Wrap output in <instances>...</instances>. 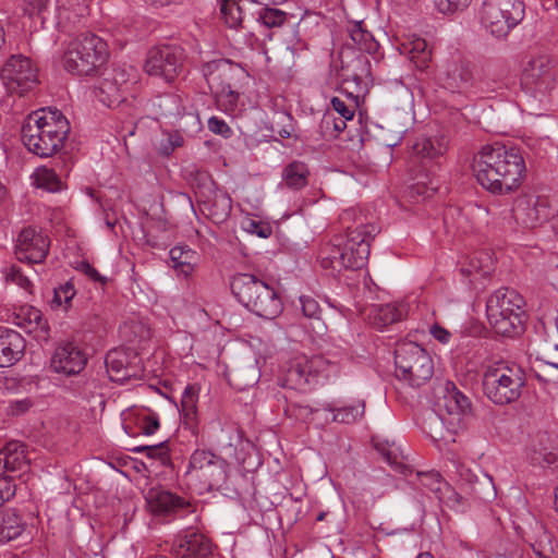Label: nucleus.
I'll use <instances>...</instances> for the list:
<instances>
[{"mask_svg":"<svg viewBox=\"0 0 558 558\" xmlns=\"http://www.w3.org/2000/svg\"><path fill=\"white\" fill-rule=\"evenodd\" d=\"M277 122H276V132L282 137V138H290L293 136L294 133V124H293V118L291 114L287 112H280L277 114Z\"/></svg>","mask_w":558,"mask_h":558,"instance_id":"nucleus-51","label":"nucleus"},{"mask_svg":"<svg viewBox=\"0 0 558 558\" xmlns=\"http://www.w3.org/2000/svg\"><path fill=\"white\" fill-rule=\"evenodd\" d=\"M83 270L93 280H95V281H101L102 280V277L100 276V274L93 266H90L89 264H84L83 265Z\"/></svg>","mask_w":558,"mask_h":558,"instance_id":"nucleus-64","label":"nucleus"},{"mask_svg":"<svg viewBox=\"0 0 558 558\" xmlns=\"http://www.w3.org/2000/svg\"><path fill=\"white\" fill-rule=\"evenodd\" d=\"M89 12L86 0H58L60 21L74 22L76 17L86 16Z\"/></svg>","mask_w":558,"mask_h":558,"instance_id":"nucleus-39","label":"nucleus"},{"mask_svg":"<svg viewBox=\"0 0 558 558\" xmlns=\"http://www.w3.org/2000/svg\"><path fill=\"white\" fill-rule=\"evenodd\" d=\"M232 209V199L225 191H216L211 199L204 203V210L215 223L225 222Z\"/></svg>","mask_w":558,"mask_h":558,"instance_id":"nucleus-31","label":"nucleus"},{"mask_svg":"<svg viewBox=\"0 0 558 558\" xmlns=\"http://www.w3.org/2000/svg\"><path fill=\"white\" fill-rule=\"evenodd\" d=\"M142 450L147 451L148 457L158 459L161 464H166L169 461L168 448L166 447V442H161L155 446H147L144 447Z\"/></svg>","mask_w":558,"mask_h":558,"instance_id":"nucleus-55","label":"nucleus"},{"mask_svg":"<svg viewBox=\"0 0 558 558\" xmlns=\"http://www.w3.org/2000/svg\"><path fill=\"white\" fill-rule=\"evenodd\" d=\"M472 417L470 399L451 381L437 389L435 414L425 422L424 432L434 441L453 442L454 436L464 432Z\"/></svg>","mask_w":558,"mask_h":558,"instance_id":"nucleus-3","label":"nucleus"},{"mask_svg":"<svg viewBox=\"0 0 558 558\" xmlns=\"http://www.w3.org/2000/svg\"><path fill=\"white\" fill-rule=\"evenodd\" d=\"M525 14L522 0H484L481 9V23L497 38L506 37Z\"/></svg>","mask_w":558,"mask_h":558,"instance_id":"nucleus-10","label":"nucleus"},{"mask_svg":"<svg viewBox=\"0 0 558 558\" xmlns=\"http://www.w3.org/2000/svg\"><path fill=\"white\" fill-rule=\"evenodd\" d=\"M87 362L86 354L73 342L60 344L50 360L53 372L65 376L80 374Z\"/></svg>","mask_w":558,"mask_h":558,"instance_id":"nucleus-20","label":"nucleus"},{"mask_svg":"<svg viewBox=\"0 0 558 558\" xmlns=\"http://www.w3.org/2000/svg\"><path fill=\"white\" fill-rule=\"evenodd\" d=\"M438 80L445 88L451 92H462L472 85L473 74L469 64L453 61L445 66Z\"/></svg>","mask_w":558,"mask_h":558,"instance_id":"nucleus-25","label":"nucleus"},{"mask_svg":"<svg viewBox=\"0 0 558 558\" xmlns=\"http://www.w3.org/2000/svg\"><path fill=\"white\" fill-rule=\"evenodd\" d=\"M15 490L13 477L0 475V507L15 495Z\"/></svg>","mask_w":558,"mask_h":558,"instance_id":"nucleus-53","label":"nucleus"},{"mask_svg":"<svg viewBox=\"0 0 558 558\" xmlns=\"http://www.w3.org/2000/svg\"><path fill=\"white\" fill-rule=\"evenodd\" d=\"M227 462L211 451L195 450L189 463L186 478L198 494L207 493L225 483Z\"/></svg>","mask_w":558,"mask_h":558,"instance_id":"nucleus-9","label":"nucleus"},{"mask_svg":"<svg viewBox=\"0 0 558 558\" xmlns=\"http://www.w3.org/2000/svg\"><path fill=\"white\" fill-rule=\"evenodd\" d=\"M259 21L267 27H278L284 23L286 13L279 9L265 8L259 13Z\"/></svg>","mask_w":558,"mask_h":558,"instance_id":"nucleus-49","label":"nucleus"},{"mask_svg":"<svg viewBox=\"0 0 558 558\" xmlns=\"http://www.w3.org/2000/svg\"><path fill=\"white\" fill-rule=\"evenodd\" d=\"M324 360L320 356L296 355L282 369L279 378L284 388L305 391L315 380Z\"/></svg>","mask_w":558,"mask_h":558,"instance_id":"nucleus-14","label":"nucleus"},{"mask_svg":"<svg viewBox=\"0 0 558 558\" xmlns=\"http://www.w3.org/2000/svg\"><path fill=\"white\" fill-rule=\"evenodd\" d=\"M28 468L25 447L19 441H10L0 450V475L24 472Z\"/></svg>","mask_w":558,"mask_h":558,"instance_id":"nucleus-27","label":"nucleus"},{"mask_svg":"<svg viewBox=\"0 0 558 558\" xmlns=\"http://www.w3.org/2000/svg\"><path fill=\"white\" fill-rule=\"evenodd\" d=\"M13 323L38 340L48 339V324L41 312L33 306H21L14 313Z\"/></svg>","mask_w":558,"mask_h":558,"instance_id":"nucleus-26","label":"nucleus"},{"mask_svg":"<svg viewBox=\"0 0 558 558\" xmlns=\"http://www.w3.org/2000/svg\"><path fill=\"white\" fill-rule=\"evenodd\" d=\"M172 550L180 558H207L211 554V544L203 534L186 532L175 537Z\"/></svg>","mask_w":558,"mask_h":558,"instance_id":"nucleus-21","label":"nucleus"},{"mask_svg":"<svg viewBox=\"0 0 558 558\" xmlns=\"http://www.w3.org/2000/svg\"><path fill=\"white\" fill-rule=\"evenodd\" d=\"M556 84L554 60L545 53L532 56L523 66L521 86L536 102H545Z\"/></svg>","mask_w":558,"mask_h":558,"instance_id":"nucleus-11","label":"nucleus"},{"mask_svg":"<svg viewBox=\"0 0 558 558\" xmlns=\"http://www.w3.org/2000/svg\"><path fill=\"white\" fill-rule=\"evenodd\" d=\"M184 143L183 136L178 133H169L168 134V144L162 146L161 151L165 155H170L177 147H181Z\"/></svg>","mask_w":558,"mask_h":558,"instance_id":"nucleus-58","label":"nucleus"},{"mask_svg":"<svg viewBox=\"0 0 558 558\" xmlns=\"http://www.w3.org/2000/svg\"><path fill=\"white\" fill-rule=\"evenodd\" d=\"M26 523L13 509L0 513V543L17 538L25 530Z\"/></svg>","mask_w":558,"mask_h":558,"instance_id":"nucleus-32","label":"nucleus"},{"mask_svg":"<svg viewBox=\"0 0 558 558\" xmlns=\"http://www.w3.org/2000/svg\"><path fill=\"white\" fill-rule=\"evenodd\" d=\"M184 59V52L178 46H162L153 48L145 62V71L167 83L173 82L179 75Z\"/></svg>","mask_w":558,"mask_h":558,"instance_id":"nucleus-15","label":"nucleus"},{"mask_svg":"<svg viewBox=\"0 0 558 558\" xmlns=\"http://www.w3.org/2000/svg\"><path fill=\"white\" fill-rule=\"evenodd\" d=\"M471 168L485 190L505 194L519 186L525 163L517 147L493 143L482 146L474 154Z\"/></svg>","mask_w":558,"mask_h":558,"instance_id":"nucleus-1","label":"nucleus"},{"mask_svg":"<svg viewBox=\"0 0 558 558\" xmlns=\"http://www.w3.org/2000/svg\"><path fill=\"white\" fill-rule=\"evenodd\" d=\"M248 310L263 318L271 319L280 314L282 303L275 289L267 283L258 294L255 306H250Z\"/></svg>","mask_w":558,"mask_h":558,"instance_id":"nucleus-30","label":"nucleus"},{"mask_svg":"<svg viewBox=\"0 0 558 558\" xmlns=\"http://www.w3.org/2000/svg\"><path fill=\"white\" fill-rule=\"evenodd\" d=\"M429 331L430 335L442 344H447L451 339V332L438 324H434Z\"/></svg>","mask_w":558,"mask_h":558,"instance_id":"nucleus-59","label":"nucleus"},{"mask_svg":"<svg viewBox=\"0 0 558 558\" xmlns=\"http://www.w3.org/2000/svg\"><path fill=\"white\" fill-rule=\"evenodd\" d=\"M525 380V373L521 366L499 362L489 365L483 375L484 393L495 404H509L521 397Z\"/></svg>","mask_w":558,"mask_h":558,"instance_id":"nucleus-6","label":"nucleus"},{"mask_svg":"<svg viewBox=\"0 0 558 558\" xmlns=\"http://www.w3.org/2000/svg\"><path fill=\"white\" fill-rule=\"evenodd\" d=\"M239 71L240 69L235 64L226 59L213 60L203 66V74L210 90L219 99L226 97L231 106L236 102L239 97V94L231 89V81Z\"/></svg>","mask_w":558,"mask_h":558,"instance_id":"nucleus-16","label":"nucleus"},{"mask_svg":"<svg viewBox=\"0 0 558 558\" xmlns=\"http://www.w3.org/2000/svg\"><path fill=\"white\" fill-rule=\"evenodd\" d=\"M405 313L407 307L404 304H372L368 308L367 317L375 327L381 329L400 320Z\"/></svg>","mask_w":558,"mask_h":558,"instance_id":"nucleus-29","label":"nucleus"},{"mask_svg":"<svg viewBox=\"0 0 558 558\" xmlns=\"http://www.w3.org/2000/svg\"><path fill=\"white\" fill-rule=\"evenodd\" d=\"M208 129L213 133L222 135L223 137H229L231 135V129L226 121L217 117H211L208 120Z\"/></svg>","mask_w":558,"mask_h":558,"instance_id":"nucleus-56","label":"nucleus"},{"mask_svg":"<svg viewBox=\"0 0 558 558\" xmlns=\"http://www.w3.org/2000/svg\"><path fill=\"white\" fill-rule=\"evenodd\" d=\"M241 226L245 232L257 235L262 239H267L272 234V227L266 221L245 218Z\"/></svg>","mask_w":558,"mask_h":558,"instance_id":"nucleus-48","label":"nucleus"},{"mask_svg":"<svg viewBox=\"0 0 558 558\" xmlns=\"http://www.w3.org/2000/svg\"><path fill=\"white\" fill-rule=\"evenodd\" d=\"M25 340L15 330L0 327V367H9L21 360Z\"/></svg>","mask_w":558,"mask_h":558,"instance_id":"nucleus-23","label":"nucleus"},{"mask_svg":"<svg viewBox=\"0 0 558 558\" xmlns=\"http://www.w3.org/2000/svg\"><path fill=\"white\" fill-rule=\"evenodd\" d=\"M108 57L106 41L93 33L84 32L68 43L63 66L72 74L90 75L107 62Z\"/></svg>","mask_w":558,"mask_h":558,"instance_id":"nucleus-5","label":"nucleus"},{"mask_svg":"<svg viewBox=\"0 0 558 558\" xmlns=\"http://www.w3.org/2000/svg\"><path fill=\"white\" fill-rule=\"evenodd\" d=\"M512 213L518 223L526 228H534L549 218L550 208L547 198L524 194L515 199Z\"/></svg>","mask_w":558,"mask_h":558,"instance_id":"nucleus-19","label":"nucleus"},{"mask_svg":"<svg viewBox=\"0 0 558 558\" xmlns=\"http://www.w3.org/2000/svg\"><path fill=\"white\" fill-rule=\"evenodd\" d=\"M350 37L356 47L367 53H375L378 49V44L373 35L364 28L363 22H353L349 26Z\"/></svg>","mask_w":558,"mask_h":558,"instance_id":"nucleus-37","label":"nucleus"},{"mask_svg":"<svg viewBox=\"0 0 558 558\" xmlns=\"http://www.w3.org/2000/svg\"><path fill=\"white\" fill-rule=\"evenodd\" d=\"M136 77L133 66L124 65L107 71L96 87V97L107 107L119 106L132 93Z\"/></svg>","mask_w":558,"mask_h":558,"instance_id":"nucleus-13","label":"nucleus"},{"mask_svg":"<svg viewBox=\"0 0 558 558\" xmlns=\"http://www.w3.org/2000/svg\"><path fill=\"white\" fill-rule=\"evenodd\" d=\"M70 132V123L57 109L41 108L28 114L21 133L25 147L41 158L58 153Z\"/></svg>","mask_w":558,"mask_h":558,"instance_id":"nucleus-4","label":"nucleus"},{"mask_svg":"<svg viewBox=\"0 0 558 558\" xmlns=\"http://www.w3.org/2000/svg\"><path fill=\"white\" fill-rule=\"evenodd\" d=\"M349 102L340 97H332L330 105L332 109L338 112L344 120H352L357 107L359 94L353 95L352 92L348 94Z\"/></svg>","mask_w":558,"mask_h":558,"instance_id":"nucleus-44","label":"nucleus"},{"mask_svg":"<svg viewBox=\"0 0 558 558\" xmlns=\"http://www.w3.org/2000/svg\"><path fill=\"white\" fill-rule=\"evenodd\" d=\"M308 169L301 161L289 163L282 172L284 183L294 190L304 187L307 184Z\"/></svg>","mask_w":558,"mask_h":558,"instance_id":"nucleus-38","label":"nucleus"},{"mask_svg":"<svg viewBox=\"0 0 558 558\" xmlns=\"http://www.w3.org/2000/svg\"><path fill=\"white\" fill-rule=\"evenodd\" d=\"M396 377L411 387H421L433 376L429 354L417 343L402 342L395 351Z\"/></svg>","mask_w":558,"mask_h":558,"instance_id":"nucleus-8","label":"nucleus"},{"mask_svg":"<svg viewBox=\"0 0 558 558\" xmlns=\"http://www.w3.org/2000/svg\"><path fill=\"white\" fill-rule=\"evenodd\" d=\"M32 404L33 403L29 399L16 400L11 403V412L13 414L25 413L32 407Z\"/></svg>","mask_w":558,"mask_h":558,"instance_id":"nucleus-61","label":"nucleus"},{"mask_svg":"<svg viewBox=\"0 0 558 558\" xmlns=\"http://www.w3.org/2000/svg\"><path fill=\"white\" fill-rule=\"evenodd\" d=\"M378 451L383 454L384 459L389 464H393L397 462V454H395L393 450L386 449L385 447H378Z\"/></svg>","mask_w":558,"mask_h":558,"instance_id":"nucleus-63","label":"nucleus"},{"mask_svg":"<svg viewBox=\"0 0 558 558\" xmlns=\"http://www.w3.org/2000/svg\"><path fill=\"white\" fill-rule=\"evenodd\" d=\"M158 106L166 117L180 114V101L177 96L170 95L161 98Z\"/></svg>","mask_w":558,"mask_h":558,"instance_id":"nucleus-54","label":"nucleus"},{"mask_svg":"<svg viewBox=\"0 0 558 558\" xmlns=\"http://www.w3.org/2000/svg\"><path fill=\"white\" fill-rule=\"evenodd\" d=\"M33 183L43 190L48 192H58L62 189V181L57 173L47 167L37 168L33 175Z\"/></svg>","mask_w":558,"mask_h":558,"instance_id":"nucleus-40","label":"nucleus"},{"mask_svg":"<svg viewBox=\"0 0 558 558\" xmlns=\"http://www.w3.org/2000/svg\"><path fill=\"white\" fill-rule=\"evenodd\" d=\"M543 329L546 335L544 339V352L549 353L551 350L558 351V319L550 318L543 322Z\"/></svg>","mask_w":558,"mask_h":558,"instance_id":"nucleus-47","label":"nucleus"},{"mask_svg":"<svg viewBox=\"0 0 558 558\" xmlns=\"http://www.w3.org/2000/svg\"><path fill=\"white\" fill-rule=\"evenodd\" d=\"M300 304L305 317L320 322V306L314 298L302 295L300 296Z\"/></svg>","mask_w":558,"mask_h":558,"instance_id":"nucleus-52","label":"nucleus"},{"mask_svg":"<svg viewBox=\"0 0 558 558\" xmlns=\"http://www.w3.org/2000/svg\"><path fill=\"white\" fill-rule=\"evenodd\" d=\"M148 509L155 514H169L189 507V502L160 487L148 489L145 495Z\"/></svg>","mask_w":558,"mask_h":558,"instance_id":"nucleus-24","label":"nucleus"},{"mask_svg":"<svg viewBox=\"0 0 558 558\" xmlns=\"http://www.w3.org/2000/svg\"><path fill=\"white\" fill-rule=\"evenodd\" d=\"M436 9L444 14H452L469 7L472 0H433Z\"/></svg>","mask_w":558,"mask_h":558,"instance_id":"nucleus-50","label":"nucleus"},{"mask_svg":"<svg viewBox=\"0 0 558 558\" xmlns=\"http://www.w3.org/2000/svg\"><path fill=\"white\" fill-rule=\"evenodd\" d=\"M199 388L196 385H187L181 398V408L185 420H193L196 415Z\"/></svg>","mask_w":558,"mask_h":558,"instance_id":"nucleus-41","label":"nucleus"},{"mask_svg":"<svg viewBox=\"0 0 558 558\" xmlns=\"http://www.w3.org/2000/svg\"><path fill=\"white\" fill-rule=\"evenodd\" d=\"M398 50L401 54L408 57L418 70L427 69L432 60V52L426 40L414 35L400 43Z\"/></svg>","mask_w":558,"mask_h":558,"instance_id":"nucleus-28","label":"nucleus"},{"mask_svg":"<svg viewBox=\"0 0 558 558\" xmlns=\"http://www.w3.org/2000/svg\"><path fill=\"white\" fill-rule=\"evenodd\" d=\"M75 294L76 291L71 282L61 284L53 290V298L50 301L51 308H63L66 311L71 306V301Z\"/></svg>","mask_w":558,"mask_h":558,"instance_id":"nucleus-42","label":"nucleus"},{"mask_svg":"<svg viewBox=\"0 0 558 558\" xmlns=\"http://www.w3.org/2000/svg\"><path fill=\"white\" fill-rule=\"evenodd\" d=\"M448 147L447 138L441 136L422 137L413 145V153L423 159H434L441 156Z\"/></svg>","mask_w":558,"mask_h":558,"instance_id":"nucleus-33","label":"nucleus"},{"mask_svg":"<svg viewBox=\"0 0 558 558\" xmlns=\"http://www.w3.org/2000/svg\"><path fill=\"white\" fill-rule=\"evenodd\" d=\"M347 121L348 120H344L343 118L341 120L337 121L330 114H325L323 123H325L326 125H329L330 123H333L335 131L337 133H340V132H342L345 129V125H347L345 122Z\"/></svg>","mask_w":558,"mask_h":558,"instance_id":"nucleus-62","label":"nucleus"},{"mask_svg":"<svg viewBox=\"0 0 558 558\" xmlns=\"http://www.w3.org/2000/svg\"><path fill=\"white\" fill-rule=\"evenodd\" d=\"M463 272L486 277L493 270V262L487 253H478L470 259L469 266L462 269Z\"/></svg>","mask_w":558,"mask_h":558,"instance_id":"nucleus-43","label":"nucleus"},{"mask_svg":"<svg viewBox=\"0 0 558 558\" xmlns=\"http://www.w3.org/2000/svg\"><path fill=\"white\" fill-rule=\"evenodd\" d=\"M549 437L546 434L537 435L530 446L531 462L537 465L550 464L555 461L551 447L548 446Z\"/></svg>","mask_w":558,"mask_h":558,"instance_id":"nucleus-35","label":"nucleus"},{"mask_svg":"<svg viewBox=\"0 0 558 558\" xmlns=\"http://www.w3.org/2000/svg\"><path fill=\"white\" fill-rule=\"evenodd\" d=\"M170 258L174 269L187 277L197 264V253L186 245H178L170 250Z\"/></svg>","mask_w":558,"mask_h":558,"instance_id":"nucleus-34","label":"nucleus"},{"mask_svg":"<svg viewBox=\"0 0 558 558\" xmlns=\"http://www.w3.org/2000/svg\"><path fill=\"white\" fill-rule=\"evenodd\" d=\"M220 13L225 20L226 25H228L230 28H235L242 22L241 9L233 1L221 2Z\"/></svg>","mask_w":558,"mask_h":558,"instance_id":"nucleus-45","label":"nucleus"},{"mask_svg":"<svg viewBox=\"0 0 558 558\" xmlns=\"http://www.w3.org/2000/svg\"><path fill=\"white\" fill-rule=\"evenodd\" d=\"M266 284L265 281L254 275L238 274L232 277L231 290L238 301L248 308L255 306V301Z\"/></svg>","mask_w":558,"mask_h":558,"instance_id":"nucleus-22","label":"nucleus"},{"mask_svg":"<svg viewBox=\"0 0 558 558\" xmlns=\"http://www.w3.org/2000/svg\"><path fill=\"white\" fill-rule=\"evenodd\" d=\"M50 246L47 234L33 227L22 229L19 233L14 254L20 262L39 264L46 258Z\"/></svg>","mask_w":558,"mask_h":558,"instance_id":"nucleus-17","label":"nucleus"},{"mask_svg":"<svg viewBox=\"0 0 558 558\" xmlns=\"http://www.w3.org/2000/svg\"><path fill=\"white\" fill-rule=\"evenodd\" d=\"M0 80L9 94L17 96L26 95L39 83L36 65L22 54L11 56L4 62Z\"/></svg>","mask_w":558,"mask_h":558,"instance_id":"nucleus-12","label":"nucleus"},{"mask_svg":"<svg viewBox=\"0 0 558 558\" xmlns=\"http://www.w3.org/2000/svg\"><path fill=\"white\" fill-rule=\"evenodd\" d=\"M107 373L112 381L124 383L131 378L141 377L143 367L137 354L129 349H114L107 353Z\"/></svg>","mask_w":558,"mask_h":558,"instance_id":"nucleus-18","label":"nucleus"},{"mask_svg":"<svg viewBox=\"0 0 558 558\" xmlns=\"http://www.w3.org/2000/svg\"><path fill=\"white\" fill-rule=\"evenodd\" d=\"M8 279L15 282L23 289H27L31 284L27 277H25L19 268L12 267L10 274L8 275Z\"/></svg>","mask_w":558,"mask_h":558,"instance_id":"nucleus-60","label":"nucleus"},{"mask_svg":"<svg viewBox=\"0 0 558 558\" xmlns=\"http://www.w3.org/2000/svg\"><path fill=\"white\" fill-rule=\"evenodd\" d=\"M324 410L332 413V422L352 424L364 416L365 403L364 401H359L356 404L341 408L327 404Z\"/></svg>","mask_w":558,"mask_h":558,"instance_id":"nucleus-36","label":"nucleus"},{"mask_svg":"<svg viewBox=\"0 0 558 558\" xmlns=\"http://www.w3.org/2000/svg\"><path fill=\"white\" fill-rule=\"evenodd\" d=\"M523 298L512 289H499L486 302V314L495 332L512 337L522 330Z\"/></svg>","mask_w":558,"mask_h":558,"instance_id":"nucleus-7","label":"nucleus"},{"mask_svg":"<svg viewBox=\"0 0 558 558\" xmlns=\"http://www.w3.org/2000/svg\"><path fill=\"white\" fill-rule=\"evenodd\" d=\"M48 8V0H23V14L29 20H38L39 24L44 23V12Z\"/></svg>","mask_w":558,"mask_h":558,"instance_id":"nucleus-46","label":"nucleus"},{"mask_svg":"<svg viewBox=\"0 0 558 558\" xmlns=\"http://www.w3.org/2000/svg\"><path fill=\"white\" fill-rule=\"evenodd\" d=\"M141 428L145 435H153L159 428V420L155 414L143 416Z\"/></svg>","mask_w":558,"mask_h":558,"instance_id":"nucleus-57","label":"nucleus"},{"mask_svg":"<svg viewBox=\"0 0 558 558\" xmlns=\"http://www.w3.org/2000/svg\"><path fill=\"white\" fill-rule=\"evenodd\" d=\"M344 225L353 220L354 225H348L347 241L341 247L342 241L322 251L320 265L325 269L341 271L342 269H357L365 265L371 252V240L379 232L374 223H365L362 216H357L355 209H348L340 216Z\"/></svg>","mask_w":558,"mask_h":558,"instance_id":"nucleus-2","label":"nucleus"}]
</instances>
